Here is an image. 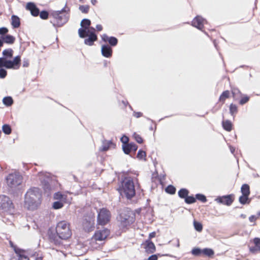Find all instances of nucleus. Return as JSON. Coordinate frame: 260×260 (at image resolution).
<instances>
[{
	"label": "nucleus",
	"instance_id": "nucleus-62",
	"mask_svg": "<svg viewBox=\"0 0 260 260\" xmlns=\"http://www.w3.org/2000/svg\"><path fill=\"white\" fill-rule=\"evenodd\" d=\"M3 45V40H2L1 39H0V47L2 46Z\"/></svg>",
	"mask_w": 260,
	"mask_h": 260
},
{
	"label": "nucleus",
	"instance_id": "nucleus-9",
	"mask_svg": "<svg viewBox=\"0 0 260 260\" xmlns=\"http://www.w3.org/2000/svg\"><path fill=\"white\" fill-rule=\"evenodd\" d=\"M52 15L56 19L57 25L58 26H60L66 23L69 17L68 13L64 10L54 12L52 13Z\"/></svg>",
	"mask_w": 260,
	"mask_h": 260
},
{
	"label": "nucleus",
	"instance_id": "nucleus-21",
	"mask_svg": "<svg viewBox=\"0 0 260 260\" xmlns=\"http://www.w3.org/2000/svg\"><path fill=\"white\" fill-rule=\"evenodd\" d=\"M144 248L148 253H152L155 251V246L154 243L149 240L146 241Z\"/></svg>",
	"mask_w": 260,
	"mask_h": 260
},
{
	"label": "nucleus",
	"instance_id": "nucleus-45",
	"mask_svg": "<svg viewBox=\"0 0 260 260\" xmlns=\"http://www.w3.org/2000/svg\"><path fill=\"white\" fill-rule=\"evenodd\" d=\"M196 198L203 203L206 202L207 201L206 197L202 194H197Z\"/></svg>",
	"mask_w": 260,
	"mask_h": 260
},
{
	"label": "nucleus",
	"instance_id": "nucleus-59",
	"mask_svg": "<svg viewBox=\"0 0 260 260\" xmlns=\"http://www.w3.org/2000/svg\"><path fill=\"white\" fill-rule=\"evenodd\" d=\"M28 65H29V63L27 60L24 61L23 62V66L24 67H27L28 66Z\"/></svg>",
	"mask_w": 260,
	"mask_h": 260
},
{
	"label": "nucleus",
	"instance_id": "nucleus-12",
	"mask_svg": "<svg viewBox=\"0 0 260 260\" xmlns=\"http://www.w3.org/2000/svg\"><path fill=\"white\" fill-rule=\"evenodd\" d=\"M14 250L16 257H12L11 260H29L24 250L16 248H14Z\"/></svg>",
	"mask_w": 260,
	"mask_h": 260
},
{
	"label": "nucleus",
	"instance_id": "nucleus-49",
	"mask_svg": "<svg viewBox=\"0 0 260 260\" xmlns=\"http://www.w3.org/2000/svg\"><path fill=\"white\" fill-rule=\"evenodd\" d=\"M7 71L4 69H0V78H4L7 76Z\"/></svg>",
	"mask_w": 260,
	"mask_h": 260
},
{
	"label": "nucleus",
	"instance_id": "nucleus-37",
	"mask_svg": "<svg viewBox=\"0 0 260 260\" xmlns=\"http://www.w3.org/2000/svg\"><path fill=\"white\" fill-rule=\"evenodd\" d=\"M63 203L62 201L55 202L53 204V207L55 209H60L63 207Z\"/></svg>",
	"mask_w": 260,
	"mask_h": 260
},
{
	"label": "nucleus",
	"instance_id": "nucleus-14",
	"mask_svg": "<svg viewBox=\"0 0 260 260\" xmlns=\"http://www.w3.org/2000/svg\"><path fill=\"white\" fill-rule=\"evenodd\" d=\"M88 37V38L84 40L85 44L89 46H91L93 44L94 41H96L98 38L97 36L95 34L94 31H90L88 32L86 35V37Z\"/></svg>",
	"mask_w": 260,
	"mask_h": 260
},
{
	"label": "nucleus",
	"instance_id": "nucleus-30",
	"mask_svg": "<svg viewBox=\"0 0 260 260\" xmlns=\"http://www.w3.org/2000/svg\"><path fill=\"white\" fill-rule=\"evenodd\" d=\"M248 196L247 195L242 194L241 196L239 197V202L242 204H245L246 203H249V200L248 198Z\"/></svg>",
	"mask_w": 260,
	"mask_h": 260
},
{
	"label": "nucleus",
	"instance_id": "nucleus-44",
	"mask_svg": "<svg viewBox=\"0 0 260 260\" xmlns=\"http://www.w3.org/2000/svg\"><path fill=\"white\" fill-rule=\"evenodd\" d=\"M185 201L187 204H192L196 202V199L191 196H187L185 199Z\"/></svg>",
	"mask_w": 260,
	"mask_h": 260
},
{
	"label": "nucleus",
	"instance_id": "nucleus-57",
	"mask_svg": "<svg viewBox=\"0 0 260 260\" xmlns=\"http://www.w3.org/2000/svg\"><path fill=\"white\" fill-rule=\"evenodd\" d=\"M96 29H97V30H98V31H101V30H102V29H103V27H102V26L101 25H100V24H98V25H96Z\"/></svg>",
	"mask_w": 260,
	"mask_h": 260
},
{
	"label": "nucleus",
	"instance_id": "nucleus-8",
	"mask_svg": "<svg viewBox=\"0 0 260 260\" xmlns=\"http://www.w3.org/2000/svg\"><path fill=\"white\" fill-rule=\"evenodd\" d=\"M91 22L90 20L84 19L81 22V26L82 28H80L78 30L79 36L81 38L86 37V35L90 31H95V28L90 27Z\"/></svg>",
	"mask_w": 260,
	"mask_h": 260
},
{
	"label": "nucleus",
	"instance_id": "nucleus-17",
	"mask_svg": "<svg viewBox=\"0 0 260 260\" xmlns=\"http://www.w3.org/2000/svg\"><path fill=\"white\" fill-rule=\"evenodd\" d=\"M102 54L106 57L109 58L112 56V50L108 45H104L101 47Z\"/></svg>",
	"mask_w": 260,
	"mask_h": 260
},
{
	"label": "nucleus",
	"instance_id": "nucleus-10",
	"mask_svg": "<svg viewBox=\"0 0 260 260\" xmlns=\"http://www.w3.org/2000/svg\"><path fill=\"white\" fill-rule=\"evenodd\" d=\"M111 213L106 208H102L100 210L98 216V223L99 224L104 225L107 224L110 220Z\"/></svg>",
	"mask_w": 260,
	"mask_h": 260
},
{
	"label": "nucleus",
	"instance_id": "nucleus-3",
	"mask_svg": "<svg viewBox=\"0 0 260 260\" xmlns=\"http://www.w3.org/2000/svg\"><path fill=\"white\" fill-rule=\"evenodd\" d=\"M135 181L131 177L125 178L122 182L119 191L121 195H124L127 199H131L136 193Z\"/></svg>",
	"mask_w": 260,
	"mask_h": 260
},
{
	"label": "nucleus",
	"instance_id": "nucleus-50",
	"mask_svg": "<svg viewBox=\"0 0 260 260\" xmlns=\"http://www.w3.org/2000/svg\"><path fill=\"white\" fill-rule=\"evenodd\" d=\"M121 141L122 142V143H123V144H128V138L125 136H123L121 138Z\"/></svg>",
	"mask_w": 260,
	"mask_h": 260
},
{
	"label": "nucleus",
	"instance_id": "nucleus-42",
	"mask_svg": "<svg viewBox=\"0 0 260 260\" xmlns=\"http://www.w3.org/2000/svg\"><path fill=\"white\" fill-rule=\"evenodd\" d=\"M201 253H202V250L199 248H194L191 250V253L195 256L200 255Z\"/></svg>",
	"mask_w": 260,
	"mask_h": 260
},
{
	"label": "nucleus",
	"instance_id": "nucleus-29",
	"mask_svg": "<svg viewBox=\"0 0 260 260\" xmlns=\"http://www.w3.org/2000/svg\"><path fill=\"white\" fill-rule=\"evenodd\" d=\"M3 103L6 106H10L13 103V100L11 96H6L3 99Z\"/></svg>",
	"mask_w": 260,
	"mask_h": 260
},
{
	"label": "nucleus",
	"instance_id": "nucleus-5",
	"mask_svg": "<svg viewBox=\"0 0 260 260\" xmlns=\"http://www.w3.org/2000/svg\"><path fill=\"white\" fill-rule=\"evenodd\" d=\"M21 59L20 56L14 57L13 60H8L5 57L0 58V68L5 67L8 69L17 70L20 67Z\"/></svg>",
	"mask_w": 260,
	"mask_h": 260
},
{
	"label": "nucleus",
	"instance_id": "nucleus-27",
	"mask_svg": "<svg viewBox=\"0 0 260 260\" xmlns=\"http://www.w3.org/2000/svg\"><path fill=\"white\" fill-rule=\"evenodd\" d=\"M232 94L233 98L235 100H238L240 97H242V95L240 91L237 88H233L232 89Z\"/></svg>",
	"mask_w": 260,
	"mask_h": 260
},
{
	"label": "nucleus",
	"instance_id": "nucleus-18",
	"mask_svg": "<svg viewBox=\"0 0 260 260\" xmlns=\"http://www.w3.org/2000/svg\"><path fill=\"white\" fill-rule=\"evenodd\" d=\"M102 39L105 42H108L109 43L113 46H116L117 44V39L113 37H108L106 34H103L101 36Z\"/></svg>",
	"mask_w": 260,
	"mask_h": 260
},
{
	"label": "nucleus",
	"instance_id": "nucleus-55",
	"mask_svg": "<svg viewBox=\"0 0 260 260\" xmlns=\"http://www.w3.org/2000/svg\"><path fill=\"white\" fill-rule=\"evenodd\" d=\"M256 219V218L255 217V216L252 215V216H251L249 218V221L252 222V223H254L255 220Z\"/></svg>",
	"mask_w": 260,
	"mask_h": 260
},
{
	"label": "nucleus",
	"instance_id": "nucleus-38",
	"mask_svg": "<svg viewBox=\"0 0 260 260\" xmlns=\"http://www.w3.org/2000/svg\"><path fill=\"white\" fill-rule=\"evenodd\" d=\"M3 132L6 135H9L11 133V128L9 125L5 124L2 127Z\"/></svg>",
	"mask_w": 260,
	"mask_h": 260
},
{
	"label": "nucleus",
	"instance_id": "nucleus-41",
	"mask_svg": "<svg viewBox=\"0 0 260 260\" xmlns=\"http://www.w3.org/2000/svg\"><path fill=\"white\" fill-rule=\"evenodd\" d=\"M146 157V152L144 151L140 150L137 154V157L139 159H145Z\"/></svg>",
	"mask_w": 260,
	"mask_h": 260
},
{
	"label": "nucleus",
	"instance_id": "nucleus-54",
	"mask_svg": "<svg viewBox=\"0 0 260 260\" xmlns=\"http://www.w3.org/2000/svg\"><path fill=\"white\" fill-rule=\"evenodd\" d=\"M133 115L136 118H139L142 116V113L141 112H134Z\"/></svg>",
	"mask_w": 260,
	"mask_h": 260
},
{
	"label": "nucleus",
	"instance_id": "nucleus-15",
	"mask_svg": "<svg viewBox=\"0 0 260 260\" xmlns=\"http://www.w3.org/2000/svg\"><path fill=\"white\" fill-rule=\"evenodd\" d=\"M215 201L218 203L224 205H226L228 206L230 205L233 201L231 198V196H226L221 197H218L215 199Z\"/></svg>",
	"mask_w": 260,
	"mask_h": 260
},
{
	"label": "nucleus",
	"instance_id": "nucleus-40",
	"mask_svg": "<svg viewBox=\"0 0 260 260\" xmlns=\"http://www.w3.org/2000/svg\"><path fill=\"white\" fill-rule=\"evenodd\" d=\"M166 191L170 194H174L176 191V188L172 185H169L166 188Z\"/></svg>",
	"mask_w": 260,
	"mask_h": 260
},
{
	"label": "nucleus",
	"instance_id": "nucleus-58",
	"mask_svg": "<svg viewBox=\"0 0 260 260\" xmlns=\"http://www.w3.org/2000/svg\"><path fill=\"white\" fill-rule=\"evenodd\" d=\"M155 236V232H152L151 233L149 234V238L151 239V238H152L153 237H154Z\"/></svg>",
	"mask_w": 260,
	"mask_h": 260
},
{
	"label": "nucleus",
	"instance_id": "nucleus-7",
	"mask_svg": "<svg viewBox=\"0 0 260 260\" xmlns=\"http://www.w3.org/2000/svg\"><path fill=\"white\" fill-rule=\"evenodd\" d=\"M7 184L11 188H15L20 185L22 177L18 173L10 174L6 178Z\"/></svg>",
	"mask_w": 260,
	"mask_h": 260
},
{
	"label": "nucleus",
	"instance_id": "nucleus-34",
	"mask_svg": "<svg viewBox=\"0 0 260 260\" xmlns=\"http://www.w3.org/2000/svg\"><path fill=\"white\" fill-rule=\"evenodd\" d=\"M230 92L228 90H225L222 94L220 95L219 98V101L224 102L225 100L229 97Z\"/></svg>",
	"mask_w": 260,
	"mask_h": 260
},
{
	"label": "nucleus",
	"instance_id": "nucleus-51",
	"mask_svg": "<svg viewBox=\"0 0 260 260\" xmlns=\"http://www.w3.org/2000/svg\"><path fill=\"white\" fill-rule=\"evenodd\" d=\"M129 147H130V149H131V151H136L137 149V146L134 144V143H130L129 144Z\"/></svg>",
	"mask_w": 260,
	"mask_h": 260
},
{
	"label": "nucleus",
	"instance_id": "nucleus-47",
	"mask_svg": "<svg viewBox=\"0 0 260 260\" xmlns=\"http://www.w3.org/2000/svg\"><path fill=\"white\" fill-rule=\"evenodd\" d=\"M40 16L43 19H46L48 17V13L47 11H42L40 13Z\"/></svg>",
	"mask_w": 260,
	"mask_h": 260
},
{
	"label": "nucleus",
	"instance_id": "nucleus-4",
	"mask_svg": "<svg viewBox=\"0 0 260 260\" xmlns=\"http://www.w3.org/2000/svg\"><path fill=\"white\" fill-rule=\"evenodd\" d=\"M117 220L119 227L123 229L134 222L135 215L131 211L123 210L117 217Z\"/></svg>",
	"mask_w": 260,
	"mask_h": 260
},
{
	"label": "nucleus",
	"instance_id": "nucleus-6",
	"mask_svg": "<svg viewBox=\"0 0 260 260\" xmlns=\"http://www.w3.org/2000/svg\"><path fill=\"white\" fill-rule=\"evenodd\" d=\"M0 208L10 215L13 214L15 212L12 201L7 196L0 197Z\"/></svg>",
	"mask_w": 260,
	"mask_h": 260
},
{
	"label": "nucleus",
	"instance_id": "nucleus-56",
	"mask_svg": "<svg viewBox=\"0 0 260 260\" xmlns=\"http://www.w3.org/2000/svg\"><path fill=\"white\" fill-rule=\"evenodd\" d=\"M42 259L43 256L41 255L38 254L35 260H42Z\"/></svg>",
	"mask_w": 260,
	"mask_h": 260
},
{
	"label": "nucleus",
	"instance_id": "nucleus-53",
	"mask_svg": "<svg viewBox=\"0 0 260 260\" xmlns=\"http://www.w3.org/2000/svg\"><path fill=\"white\" fill-rule=\"evenodd\" d=\"M158 257L156 255L154 254L149 256L148 258V260H157Z\"/></svg>",
	"mask_w": 260,
	"mask_h": 260
},
{
	"label": "nucleus",
	"instance_id": "nucleus-2",
	"mask_svg": "<svg viewBox=\"0 0 260 260\" xmlns=\"http://www.w3.org/2000/svg\"><path fill=\"white\" fill-rule=\"evenodd\" d=\"M57 235H50V238L56 245H59L61 240H66L72 235V232L70 228V224L66 221L59 222L56 226Z\"/></svg>",
	"mask_w": 260,
	"mask_h": 260
},
{
	"label": "nucleus",
	"instance_id": "nucleus-32",
	"mask_svg": "<svg viewBox=\"0 0 260 260\" xmlns=\"http://www.w3.org/2000/svg\"><path fill=\"white\" fill-rule=\"evenodd\" d=\"M188 194V191L184 188L180 189L178 192V195L181 198H186Z\"/></svg>",
	"mask_w": 260,
	"mask_h": 260
},
{
	"label": "nucleus",
	"instance_id": "nucleus-19",
	"mask_svg": "<svg viewBox=\"0 0 260 260\" xmlns=\"http://www.w3.org/2000/svg\"><path fill=\"white\" fill-rule=\"evenodd\" d=\"M252 244L254 246H250L249 249L251 252L254 253L260 250V239L255 238Z\"/></svg>",
	"mask_w": 260,
	"mask_h": 260
},
{
	"label": "nucleus",
	"instance_id": "nucleus-36",
	"mask_svg": "<svg viewBox=\"0 0 260 260\" xmlns=\"http://www.w3.org/2000/svg\"><path fill=\"white\" fill-rule=\"evenodd\" d=\"M202 253L206 255L211 256L214 254L213 250L210 248H204L202 250Z\"/></svg>",
	"mask_w": 260,
	"mask_h": 260
},
{
	"label": "nucleus",
	"instance_id": "nucleus-20",
	"mask_svg": "<svg viewBox=\"0 0 260 260\" xmlns=\"http://www.w3.org/2000/svg\"><path fill=\"white\" fill-rule=\"evenodd\" d=\"M26 9L29 10L31 15L34 16H37L39 14V10L33 3H28L26 5Z\"/></svg>",
	"mask_w": 260,
	"mask_h": 260
},
{
	"label": "nucleus",
	"instance_id": "nucleus-61",
	"mask_svg": "<svg viewBox=\"0 0 260 260\" xmlns=\"http://www.w3.org/2000/svg\"><path fill=\"white\" fill-rule=\"evenodd\" d=\"M240 217L242 218H245L246 216V215L245 214H242L240 215Z\"/></svg>",
	"mask_w": 260,
	"mask_h": 260
},
{
	"label": "nucleus",
	"instance_id": "nucleus-13",
	"mask_svg": "<svg viewBox=\"0 0 260 260\" xmlns=\"http://www.w3.org/2000/svg\"><path fill=\"white\" fill-rule=\"evenodd\" d=\"M205 22L206 20L205 19L198 16L192 21V25L200 30H202Z\"/></svg>",
	"mask_w": 260,
	"mask_h": 260
},
{
	"label": "nucleus",
	"instance_id": "nucleus-35",
	"mask_svg": "<svg viewBox=\"0 0 260 260\" xmlns=\"http://www.w3.org/2000/svg\"><path fill=\"white\" fill-rule=\"evenodd\" d=\"M13 51L11 49L4 50L3 52V54L4 56L12 57L13 56Z\"/></svg>",
	"mask_w": 260,
	"mask_h": 260
},
{
	"label": "nucleus",
	"instance_id": "nucleus-23",
	"mask_svg": "<svg viewBox=\"0 0 260 260\" xmlns=\"http://www.w3.org/2000/svg\"><path fill=\"white\" fill-rule=\"evenodd\" d=\"M11 20V24L14 28H18L20 26V19L17 16L12 15Z\"/></svg>",
	"mask_w": 260,
	"mask_h": 260
},
{
	"label": "nucleus",
	"instance_id": "nucleus-39",
	"mask_svg": "<svg viewBox=\"0 0 260 260\" xmlns=\"http://www.w3.org/2000/svg\"><path fill=\"white\" fill-rule=\"evenodd\" d=\"M240 98H241V99L239 102V104L242 105L248 102V101L249 100V98L248 96L243 94L242 95V97H240Z\"/></svg>",
	"mask_w": 260,
	"mask_h": 260
},
{
	"label": "nucleus",
	"instance_id": "nucleus-52",
	"mask_svg": "<svg viewBox=\"0 0 260 260\" xmlns=\"http://www.w3.org/2000/svg\"><path fill=\"white\" fill-rule=\"evenodd\" d=\"M8 31V29L6 27L0 28V35H4Z\"/></svg>",
	"mask_w": 260,
	"mask_h": 260
},
{
	"label": "nucleus",
	"instance_id": "nucleus-24",
	"mask_svg": "<svg viewBox=\"0 0 260 260\" xmlns=\"http://www.w3.org/2000/svg\"><path fill=\"white\" fill-rule=\"evenodd\" d=\"M48 178H46L43 181H42V184L44 189V191L46 193H49L51 188L48 183Z\"/></svg>",
	"mask_w": 260,
	"mask_h": 260
},
{
	"label": "nucleus",
	"instance_id": "nucleus-64",
	"mask_svg": "<svg viewBox=\"0 0 260 260\" xmlns=\"http://www.w3.org/2000/svg\"><path fill=\"white\" fill-rule=\"evenodd\" d=\"M235 149L231 147V151L232 153H234Z\"/></svg>",
	"mask_w": 260,
	"mask_h": 260
},
{
	"label": "nucleus",
	"instance_id": "nucleus-31",
	"mask_svg": "<svg viewBox=\"0 0 260 260\" xmlns=\"http://www.w3.org/2000/svg\"><path fill=\"white\" fill-rule=\"evenodd\" d=\"M193 226L195 230L199 232H201L203 230V225L200 222L194 220Z\"/></svg>",
	"mask_w": 260,
	"mask_h": 260
},
{
	"label": "nucleus",
	"instance_id": "nucleus-43",
	"mask_svg": "<svg viewBox=\"0 0 260 260\" xmlns=\"http://www.w3.org/2000/svg\"><path fill=\"white\" fill-rule=\"evenodd\" d=\"M122 149L125 154H129V153L131 152V149H130L129 144H123L122 145Z\"/></svg>",
	"mask_w": 260,
	"mask_h": 260
},
{
	"label": "nucleus",
	"instance_id": "nucleus-26",
	"mask_svg": "<svg viewBox=\"0 0 260 260\" xmlns=\"http://www.w3.org/2000/svg\"><path fill=\"white\" fill-rule=\"evenodd\" d=\"M222 126L225 130L230 132L232 129V123L228 120L223 121Z\"/></svg>",
	"mask_w": 260,
	"mask_h": 260
},
{
	"label": "nucleus",
	"instance_id": "nucleus-22",
	"mask_svg": "<svg viewBox=\"0 0 260 260\" xmlns=\"http://www.w3.org/2000/svg\"><path fill=\"white\" fill-rule=\"evenodd\" d=\"M54 199L55 200H59L60 201H62L63 203H66L67 202V196L65 194H62L60 192H57L54 194Z\"/></svg>",
	"mask_w": 260,
	"mask_h": 260
},
{
	"label": "nucleus",
	"instance_id": "nucleus-11",
	"mask_svg": "<svg viewBox=\"0 0 260 260\" xmlns=\"http://www.w3.org/2000/svg\"><path fill=\"white\" fill-rule=\"evenodd\" d=\"M109 234L110 231L107 229H104L102 230L98 231L94 234L93 239L95 241H103L107 238Z\"/></svg>",
	"mask_w": 260,
	"mask_h": 260
},
{
	"label": "nucleus",
	"instance_id": "nucleus-1",
	"mask_svg": "<svg viewBox=\"0 0 260 260\" xmlns=\"http://www.w3.org/2000/svg\"><path fill=\"white\" fill-rule=\"evenodd\" d=\"M41 194L38 188L33 187L29 189L25 193L24 207L29 210H35L40 206L41 200Z\"/></svg>",
	"mask_w": 260,
	"mask_h": 260
},
{
	"label": "nucleus",
	"instance_id": "nucleus-28",
	"mask_svg": "<svg viewBox=\"0 0 260 260\" xmlns=\"http://www.w3.org/2000/svg\"><path fill=\"white\" fill-rule=\"evenodd\" d=\"M242 194L249 196L250 193L249 186L246 184H243L241 188Z\"/></svg>",
	"mask_w": 260,
	"mask_h": 260
},
{
	"label": "nucleus",
	"instance_id": "nucleus-60",
	"mask_svg": "<svg viewBox=\"0 0 260 260\" xmlns=\"http://www.w3.org/2000/svg\"><path fill=\"white\" fill-rule=\"evenodd\" d=\"M91 3L94 5L97 3V1L96 0H91Z\"/></svg>",
	"mask_w": 260,
	"mask_h": 260
},
{
	"label": "nucleus",
	"instance_id": "nucleus-48",
	"mask_svg": "<svg viewBox=\"0 0 260 260\" xmlns=\"http://www.w3.org/2000/svg\"><path fill=\"white\" fill-rule=\"evenodd\" d=\"M134 137L135 139L136 140V141L138 143H142L143 142L142 138L139 135L135 133L134 134Z\"/></svg>",
	"mask_w": 260,
	"mask_h": 260
},
{
	"label": "nucleus",
	"instance_id": "nucleus-33",
	"mask_svg": "<svg viewBox=\"0 0 260 260\" xmlns=\"http://www.w3.org/2000/svg\"><path fill=\"white\" fill-rule=\"evenodd\" d=\"M237 107L233 104H231L230 106V112L233 116H235V114L237 112Z\"/></svg>",
	"mask_w": 260,
	"mask_h": 260
},
{
	"label": "nucleus",
	"instance_id": "nucleus-46",
	"mask_svg": "<svg viewBox=\"0 0 260 260\" xmlns=\"http://www.w3.org/2000/svg\"><path fill=\"white\" fill-rule=\"evenodd\" d=\"M79 9L82 12L86 13L89 10V7L88 6H80Z\"/></svg>",
	"mask_w": 260,
	"mask_h": 260
},
{
	"label": "nucleus",
	"instance_id": "nucleus-25",
	"mask_svg": "<svg viewBox=\"0 0 260 260\" xmlns=\"http://www.w3.org/2000/svg\"><path fill=\"white\" fill-rule=\"evenodd\" d=\"M3 42L8 44H13L15 41V38L12 36L8 35L2 37Z\"/></svg>",
	"mask_w": 260,
	"mask_h": 260
},
{
	"label": "nucleus",
	"instance_id": "nucleus-16",
	"mask_svg": "<svg viewBox=\"0 0 260 260\" xmlns=\"http://www.w3.org/2000/svg\"><path fill=\"white\" fill-rule=\"evenodd\" d=\"M115 146L116 145L111 141L104 140L103 141L102 145L100 150L103 151H106L110 148H115Z\"/></svg>",
	"mask_w": 260,
	"mask_h": 260
},
{
	"label": "nucleus",
	"instance_id": "nucleus-63",
	"mask_svg": "<svg viewBox=\"0 0 260 260\" xmlns=\"http://www.w3.org/2000/svg\"><path fill=\"white\" fill-rule=\"evenodd\" d=\"M176 246H177V247H179V246H180L179 241V240H178V239L177 240V243Z\"/></svg>",
	"mask_w": 260,
	"mask_h": 260
}]
</instances>
